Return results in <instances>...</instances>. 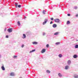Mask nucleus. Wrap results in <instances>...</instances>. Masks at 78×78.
Returning a JSON list of instances; mask_svg holds the SVG:
<instances>
[{"instance_id":"obj_1","label":"nucleus","mask_w":78,"mask_h":78,"mask_svg":"<svg viewBox=\"0 0 78 78\" xmlns=\"http://www.w3.org/2000/svg\"><path fill=\"white\" fill-rule=\"evenodd\" d=\"M48 21V19H45L44 20V22L43 23V24L45 25V24H46L47 22Z\"/></svg>"},{"instance_id":"obj_2","label":"nucleus","mask_w":78,"mask_h":78,"mask_svg":"<svg viewBox=\"0 0 78 78\" xmlns=\"http://www.w3.org/2000/svg\"><path fill=\"white\" fill-rule=\"evenodd\" d=\"M54 20L55 22L59 23L60 21V20L59 19L56 18L54 19Z\"/></svg>"},{"instance_id":"obj_3","label":"nucleus","mask_w":78,"mask_h":78,"mask_svg":"<svg viewBox=\"0 0 78 78\" xmlns=\"http://www.w3.org/2000/svg\"><path fill=\"white\" fill-rule=\"evenodd\" d=\"M12 30L11 28H9L8 29V32H9V33H11V32H12Z\"/></svg>"},{"instance_id":"obj_4","label":"nucleus","mask_w":78,"mask_h":78,"mask_svg":"<svg viewBox=\"0 0 78 78\" xmlns=\"http://www.w3.org/2000/svg\"><path fill=\"white\" fill-rule=\"evenodd\" d=\"M46 50V49H45V48H44L43 49H42V50L41 52V53H45V52Z\"/></svg>"},{"instance_id":"obj_5","label":"nucleus","mask_w":78,"mask_h":78,"mask_svg":"<svg viewBox=\"0 0 78 78\" xmlns=\"http://www.w3.org/2000/svg\"><path fill=\"white\" fill-rule=\"evenodd\" d=\"M2 66L1 67V69L3 71H5V68L4 67V65H2Z\"/></svg>"},{"instance_id":"obj_6","label":"nucleus","mask_w":78,"mask_h":78,"mask_svg":"<svg viewBox=\"0 0 78 78\" xmlns=\"http://www.w3.org/2000/svg\"><path fill=\"white\" fill-rule=\"evenodd\" d=\"M77 57H78V55H76V54H75V55H74L73 56V58H75V59H76V58H77Z\"/></svg>"},{"instance_id":"obj_7","label":"nucleus","mask_w":78,"mask_h":78,"mask_svg":"<svg viewBox=\"0 0 78 78\" xmlns=\"http://www.w3.org/2000/svg\"><path fill=\"white\" fill-rule=\"evenodd\" d=\"M67 63L68 65H70L71 63V61L70 60H69L67 61Z\"/></svg>"},{"instance_id":"obj_8","label":"nucleus","mask_w":78,"mask_h":78,"mask_svg":"<svg viewBox=\"0 0 78 78\" xmlns=\"http://www.w3.org/2000/svg\"><path fill=\"white\" fill-rule=\"evenodd\" d=\"M52 27H53V28H55L56 27H57V25L55 23L53 24V25H52Z\"/></svg>"},{"instance_id":"obj_9","label":"nucleus","mask_w":78,"mask_h":78,"mask_svg":"<svg viewBox=\"0 0 78 78\" xmlns=\"http://www.w3.org/2000/svg\"><path fill=\"white\" fill-rule=\"evenodd\" d=\"M26 34H23L22 38H23V39H25V38H26Z\"/></svg>"},{"instance_id":"obj_10","label":"nucleus","mask_w":78,"mask_h":78,"mask_svg":"<svg viewBox=\"0 0 78 78\" xmlns=\"http://www.w3.org/2000/svg\"><path fill=\"white\" fill-rule=\"evenodd\" d=\"M60 33V32H56L54 34V35H58Z\"/></svg>"},{"instance_id":"obj_11","label":"nucleus","mask_w":78,"mask_h":78,"mask_svg":"<svg viewBox=\"0 0 78 78\" xmlns=\"http://www.w3.org/2000/svg\"><path fill=\"white\" fill-rule=\"evenodd\" d=\"M37 44H38V43L37 42L34 41V42H33V44L34 45H37Z\"/></svg>"},{"instance_id":"obj_12","label":"nucleus","mask_w":78,"mask_h":78,"mask_svg":"<svg viewBox=\"0 0 78 78\" xmlns=\"http://www.w3.org/2000/svg\"><path fill=\"white\" fill-rule=\"evenodd\" d=\"M58 75L59 76V77H61L62 76V75L61 74V73H58Z\"/></svg>"},{"instance_id":"obj_13","label":"nucleus","mask_w":78,"mask_h":78,"mask_svg":"<svg viewBox=\"0 0 78 78\" xmlns=\"http://www.w3.org/2000/svg\"><path fill=\"white\" fill-rule=\"evenodd\" d=\"M58 56L59 58H62V55L61 54H59L58 55Z\"/></svg>"},{"instance_id":"obj_14","label":"nucleus","mask_w":78,"mask_h":78,"mask_svg":"<svg viewBox=\"0 0 78 78\" xmlns=\"http://www.w3.org/2000/svg\"><path fill=\"white\" fill-rule=\"evenodd\" d=\"M74 77L75 78H78V75H77V74H75L74 75Z\"/></svg>"},{"instance_id":"obj_15","label":"nucleus","mask_w":78,"mask_h":78,"mask_svg":"<svg viewBox=\"0 0 78 78\" xmlns=\"http://www.w3.org/2000/svg\"><path fill=\"white\" fill-rule=\"evenodd\" d=\"M69 68V66H68V65H67L65 66V69H68Z\"/></svg>"},{"instance_id":"obj_16","label":"nucleus","mask_w":78,"mask_h":78,"mask_svg":"<svg viewBox=\"0 0 78 78\" xmlns=\"http://www.w3.org/2000/svg\"><path fill=\"white\" fill-rule=\"evenodd\" d=\"M46 73H48L49 74L50 73L51 71H50V70H46Z\"/></svg>"},{"instance_id":"obj_17","label":"nucleus","mask_w":78,"mask_h":78,"mask_svg":"<svg viewBox=\"0 0 78 78\" xmlns=\"http://www.w3.org/2000/svg\"><path fill=\"white\" fill-rule=\"evenodd\" d=\"M10 75L12 76H14V73H10Z\"/></svg>"},{"instance_id":"obj_18","label":"nucleus","mask_w":78,"mask_h":78,"mask_svg":"<svg viewBox=\"0 0 78 78\" xmlns=\"http://www.w3.org/2000/svg\"><path fill=\"white\" fill-rule=\"evenodd\" d=\"M15 5L16 6V8H17L18 7V4H17V3H15Z\"/></svg>"},{"instance_id":"obj_19","label":"nucleus","mask_w":78,"mask_h":78,"mask_svg":"<svg viewBox=\"0 0 78 78\" xmlns=\"http://www.w3.org/2000/svg\"><path fill=\"white\" fill-rule=\"evenodd\" d=\"M36 50H33L31 51H30V53H32L33 52H34V51H35Z\"/></svg>"},{"instance_id":"obj_20","label":"nucleus","mask_w":78,"mask_h":78,"mask_svg":"<svg viewBox=\"0 0 78 78\" xmlns=\"http://www.w3.org/2000/svg\"><path fill=\"white\" fill-rule=\"evenodd\" d=\"M17 24H18V25L19 26H20L21 24H20V22L19 21H18V22Z\"/></svg>"},{"instance_id":"obj_21","label":"nucleus","mask_w":78,"mask_h":78,"mask_svg":"<svg viewBox=\"0 0 78 78\" xmlns=\"http://www.w3.org/2000/svg\"><path fill=\"white\" fill-rule=\"evenodd\" d=\"M70 23V22L69 20H68L67 22V24H69Z\"/></svg>"},{"instance_id":"obj_22","label":"nucleus","mask_w":78,"mask_h":78,"mask_svg":"<svg viewBox=\"0 0 78 78\" xmlns=\"http://www.w3.org/2000/svg\"><path fill=\"white\" fill-rule=\"evenodd\" d=\"M17 58V55H14L13 56V58H14V59H15V58Z\"/></svg>"},{"instance_id":"obj_23","label":"nucleus","mask_w":78,"mask_h":78,"mask_svg":"<svg viewBox=\"0 0 78 78\" xmlns=\"http://www.w3.org/2000/svg\"><path fill=\"white\" fill-rule=\"evenodd\" d=\"M75 48H78V45H75Z\"/></svg>"},{"instance_id":"obj_24","label":"nucleus","mask_w":78,"mask_h":78,"mask_svg":"<svg viewBox=\"0 0 78 78\" xmlns=\"http://www.w3.org/2000/svg\"><path fill=\"white\" fill-rule=\"evenodd\" d=\"M60 42H56V43H55V44L56 45H59V44H60Z\"/></svg>"},{"instance_id":"obj_25","label":"nucleus","mask_w":78,"mask_h":78,"mask_svg":"<svg viewBox=\"0 0 78 78\" xmlns=\"http://www.w3.org/2000/svg\"><path fill=\"white\" fill-rule=\"evenodd\" d=\"M46 11L45 10H43V13L44 14H45V12Z\"/></svg>"},{"instance_id":"obj_26","label":"nucleus","mask_w":78,"mask_h":78,"mask_svg":"<svg viewBox=\"0 0 78 78\" xmlns=\"http://www.w3.org/2000/svg\"><path fill=\"white\" fill-rule=\"evenodd\" d=\"M18 7L19 8H20V7H21V5H18Z\"/></svg>"},{"instance_id":"obj_27","label":"nucleus","mask_w":78,"mask_h":78,"mask_svg":"<svg viewBox=\"0 0 78 78\" xmlns=\"http://www.w3.org/2000/svg\"><path fill=\"white\" fill-rule=\"evenodd\" d=\"M74 9H75L76 10L77 9V7H74Z\"/></svg>"},{"instance_id":"obj_28","label":"nucleus","mask_w":78,"mask_h":78,"mask_svg":"<svg viewBox=\"0 0 78 78\" xmlns=\"http://www.w3.org/2000/svg\"><path fill=\"white\" fill-rule=\"evenodd\" d=\"M49 47V45L48 44H47L46 45V47L48 48Z\"/></svg>"},{"instance_id":"obj_29","label":"nucleus","mask_w":78,"mask_h":78,"mask_svg":"<svg viewBox=\"0 0 78 78\" xmlns=\"http://www.w3.org/2000/svg\"><path fill=\"white\" fill-rule=\"evenodd\" d=\"M43 36H44V35H45V34H46L45 33L43 32Z\"/></svg>"},{"instance_id":"obj_30","label":"nucleus","mask_w":78,"mask_h":78,"mask_svg":"<svg viewBox=\"0 0 78 78\" xmlns=\"http://www.w3.org/2000/svg\"><path fill=\"white\" fill-rule=\"evenodd\" d=\"M51 20H54V18L53 17H51Z\"/></svg>"},{"instance_id":"obj_31","label":"nucleus","mask_w":78,"mask_h":78,"mask_svg":"<svg viewBox=\"0 0 78 78\" xmlns=\"http://www.w3.org/2000/svg\"><path fill=\"white\" fill-rule=\"evenodd\" d=\"M6 38H8L9 37V36H8V35H6Z\"/></svg>"},{"instance_id":"obj_32","label":"nucleus","mask_w":78,"mask_h":78,"mask_svg":"<svg viewBox=\"0 0 78 78\" xmlns=\"http://www.w3.org/2000/svg\"><path fill=\"white\" fill-rule=\"evenodd\" d=\"M53 23V21H51V22H50V24H51L52 23Z\"/></svg>"},{"instance_id":"obj_33","label":"nucleus","mask_w":78,"mask_h":78,"mask_svg":"<svg viewBox=\"0 0 78 78\" xmlns=\"http://www.w3.org/2000/svg\"><path fill=\"white\" fill-rule=\"evenodd\" d=\"M24 47V45L23 44V45H22L21 47H22V48H23V47Z\"/></svg>"},{"instance_id":"obj_34","label":"nucleus","mask_w":78,"mask_h":78,"mask_svg":"<svg viewBox=\"0 0 78 78\" xmlns=\"http://www.w3.org/2000/svg\"><path fill=\"white\" fill-rule=\"evenodd\" d=\"M70 14H69V13H68V14H67V15L68 16H70Z\"/></svg>"},{"instance_id":"obj_35","label":"nucleus","mask_w":78,"mask_h":78,"mask_svg":"<svg viewBox=\"0 0 78 78\" xmlns=\"http://www.w3.org/2000/svg\"><path fill=\"white\" fill-rule=\"evenodd\" d=\"M76 17H78V14H77V15H76Z\"/></svg>"},{"instance_id":"obj_36","label":"nucleus","mask_w":78,"mask_h":78,"mask_svg":"<svg viewBox=\"0 0 78 78\" xmlns=\"http://www.w3.org/2000/svg\"><path fill=\"white\" fill-rule=\"evenodd\" d=\"M6 28H5V30H4L5 31H6Z\"/></svg>"},{"instance_id":"obj_37","label":"nucleus","mask_w":78,"mask_h":78,"mask_svg":"<svg viewBox=\"0 0 78 78\" xmlns=\"http://www.w3.org/2000/svg\"><path fill=\"white\" fill-rule=\"evenodd\" d=\"M1 58V55L0 54V58Z\"/></svg>"},{"instance_id":"obj_38","label":"nucleus","mask_w":78,"mask_h":78,"mask_svg":"<svg viewBox=\"0 0 78 78\" xmlns=\"http://www.w3.org/2000/svg\"><path fill=\"white\" fill-rule=\"evenodd\" d=\"M26 17L25 16V17L24 18V19H25L26 18Z\"/></svg>"},{"instance_id":"obj_39","label":"nucleus","mask_w":78,"mask_h":78,"mask_svg":"<svg viewBox=\"0 0 78 78\" xmlns=\"http://www.w3.org/2000/svg\"><path fill=\"white\" fill-rule=\"evenodd\" d=\"M76 41H78V40L77 39V40H76Z\"/></svg>"}]
</instances>
